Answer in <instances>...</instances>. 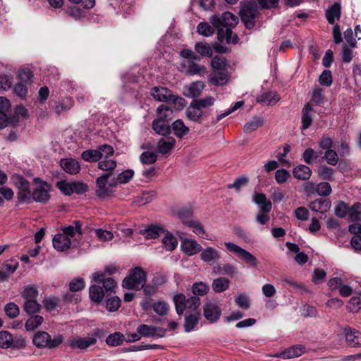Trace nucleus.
Returning a JSON list of instances; mask_svg holds the SVG:
<instances>
[{"label":"nucleus","mask_w":361,"mask_h":361,"mask_svg":"<svg viewBox=\"0 0 361 361\" xmlns=\"http://www.w3.org/2000/svg\"><path fill=\"white\" fill-rule=\"evenodd\" d=\"M238 22V18L231 12H225L219 18L213 16L210 18V23L218 29L219 39L230 43L231 41L232 30L228 27H233Z\"/></svg>","instance_id":"nucleus-1"},{"label":"nucleus","mask_w":361,"mask_h":361,"mask_svg":"<svg viewBox=\"0 0 361 361\" xmlns=\"http://www.w3.org/2000/svg\"><path fill=\"white\" fill-rule=\"evenodd\" d=\"M176 312L178 315L183 314L187 310L190 314L200 312L197 311L200 305V299L196 296L186 298L183 294L178 293L173 298Z\"/></svg>","instance_id":"nucleus-2"},{"label":"nucleus","mask_w":361,"mask_h":361,"mask_svg":"<svg viewBox=\"0 0 361 361\" xmlns=\"http://www.w3.org/2000/svg\"><path fill=\"white\" fill-rule=\"evenodd\" d=\"M151 95L154 99L161 102L172 104L176 109H182L185 106V100L164 87H154L151 90Z\"/></svg>","instance_id":"nucleus-3"},{"label":"nucleus","mask_w":361,"mask_h":361,"mask_svg":"<svg viewBox=\"0 0 361 361\" xmlns=\"http://www.w3.org/2000/svg\"><path fill=\"white\" fill-rule=\"evenodd\" d=\"M63 336L60 334L54 335L52 338L45 331H38L33 337L34 345L39 348L49 349L57 348L63 341Z\"/></svg>","instance_id":"nucleus-4"},{"label":"nucleus","mask_w":361,"mask_h":361,"mask_svg":"<svg viewBox=\"0 0 361 361\" xmlns=\"http://www.w3.org/2000/svg\"><path fill=\"white\" fill-rule=\"evenodd\" d=\"M146 283V273L140 267L133 269L130 274L123 281V288L131 290H140Z\"/></svg>","instance_id":"nucleus-5"},{"label":"nucleus","mask_w":361,"mask_h":361,"mask_svg":"<svg viewBox=\"0 0 361 361\" xmlns=\"http://www.w3.org/2000/svg\"><path fill=\"white\" fill-rule=\"evenodd\" d=\"M258 9L255 4L249 2L244 5L240 10V16L247 28H252L258 18Z\"/></svg>","instance_id":"nucleus-6"},{"label":"nucleus","mask_w":361,"mask_h":361,"mask_svg":"<svg viewBox=\"0 0 361 361\" xmlns=\"http://www.w3.org/2000/svg\"><path fill=\"white\" fill-rule=\"evenodd\" d=\"M224 245L228 251L235 254L240 259L252 267H257V258L250 252L231 242H225Z\"/></svg>","instance_id":"nucleus-7"},{"label":"nucleus","mask_w":361,"mask_h":361,"mask_svg":"<svg viewBox=\"0 0 361 361\" xmlns=\"http://www.w3.org/2000/svg\"><path fill=\"white\" fill-rule=\"evenodd\" d=\"M36 184L32 192L33 200L37 202H46L50 198V185L38 178L34 179Z\"/></svg>","instance_id":"nucleus-8"},{"label":"nucleus","mask_w":361,"mask_h":361,"mask_svg":"<svg viewBox=\"0 0 361 361\" xmlns=\"http://www.w3.org/2000/svg\"><path fill=\"white\" fill-rule=\"evenodd\" d=\"M203 314L207 320L214 323L220 318L221 310L216 301L207 298L203 305Z\"/></svg>","instance_id":"nucleus-9"},{"label":"nucleus","mask_w":361,"mask_h":361,"mask_svg":"<svg viewBox=\"0 0 361 361\" xmlns=\"http://www.w3.org/2000/svg\"><path fill=\"white\" fill-rule=\"evenodd\" d=\"M110 176V173H106L97 178L96 192L97 195L105 197L109 195L113 192L112 188H114V186H111L110 183H109Z\"/></svg>","instance_id":"nucleus-10"},{"label":"nucleus","mask_w":361,"mask_h":361,"mask_svg":"<svg viewBox=\"0 0 361 361\" xmlns=\"http://www.w3.org/2000/svg\"><path fill=\"white\" fill-rule=\"evenodd\" d=\"M165 330L155 327L153 326H149L147 324H141L137 328V332L142 337H159L161 338L165 335Z\"/></svg>","instance_id":"nucleus-11"},{"label":"nucleus","mask_w":361,"mask_h":361,"mask_svg":"<svg viewBox=\"0 0 361 361\" xmlns=\"http://www.w3.org/2000/svg\"><path fill=\"white\" fill-rule=\"evenodd\" d=\"M345 336V341L347 344L353 348L361 347V332L350 328L347 327L344 329Z\"/></svg>","instance_id":"nucleus-12"},{"label":"nucleus","mask_w":361,"mask_h":361,"mask_svg":"<svg viewBox=\"0 0 361 361\" xmlns=\"http://www.w3.org/2000/svg\"><path fill=\"white\" fill-rule=\"evenodd\" d=\"M305 353V347L298 345H294L286 349L285 350L278 353L273 355L275 357H281L283 359H293L302 355Z\"/></svg>","instance_id":"nucleus-13"},{"label":"nucleus","mask_w":361,"mask_h":361,"mask_svg":"<svg viewBox=\"0 0 361 361\" xmlns=\"http://www.w3.org/2000/svg\"><path fill=\"white\" fill-rule=\"evenodd\" d=\"M68 342L71 348L83 350L94 345L97 342V340L93 337H76L71 338Z\"/></svg>","instance_id":"nucleus-14"},{"label":"nucleus","mask_w":361,"mask_h":361,"mask_svg":"<svg viewBox=\"0 0 361 361\" xmlns=\"http://www.w3.org/2000/svg\"><path fill=\"white\" fill-rule=\"evenodd\" d=\"M181 250L188 255H193L201 251L202 247L197 242L192 239L185 238L180 245Z\"/></svg>","instance_id":"nucleus-15"},{"label":"nucleus","mask_w":361,"mask_h":361,"mask_svg":"<svg viewBox=\"0 0 361 361\" xmlns=\"http://www.w3.org/2000/svg\"><path fill=\"white\" fill-rule=\"evenodd\" d=\"M221 257L219 251L212 247H208L204 249L200 253L201 259L208 264L217 262Z\"/></svg>","instance_id":"nucleus-16"},{"label":"nucleus","mask_w":361,"mask_h":361,"mask_svg":"<svg viewBox=\"0 0 361 361\" xmlns=\"http://www.w3.org/2000/svg\"><path fill=\"white\" fill-rule=\"evenodd\" d=\"M176 144V140L173 137L161 138L157 142V149L163 155L170 154Z\"/></svg>","instance_id":"nucleus-17"},{"label":"nucleus","mask_w":361,"mask_h":361,"mask_svg":"<svg viewBox=\"0 0 361 361\" xmlns=\"http://www.w3.org/2000/svg\"><path fill=\"white\" fill-rule=\"evenodd\" d=\"M71 240L66 234H56L53 238V245L59 251H64L71 247Z\"/></svg>","instance_id":"nucleus-18"},{"label":"nucleus","mask_w":361,"mask_h":361,"mask_svg":"<svg viewBox=\"0 0 361 361\" xmlns=\"http://www.w3.org/2000/svg\"><path fill=\"white\" fill-rule=\"evenodd\" d=\"M183 66L185 68V73L188 75H197L203 76L207 73L205 66L199 65L193 61L185 62L183 63Z\"/></svg>","instance_id":"nucleus-19"},{"label":"nucleus","mask_w":361,"mask_h":361,"mask_svg":"<svg viewBox=\"0 0 361 361\" xmlns=\"http://www.w3.org/2000/svg\"><path fill=\"white\" fill-rule=\"evenodd\" d=\"M331 203L327 199H317L309 204L310 209L321 214L326 213L331 208Z\"/></svg>","instance_id":"nucleus-20"},{"label":"nucleus","mask_w":361,"mask_h":361,"mask_svg":"<svg viewBox=\"0 0 361 361\" xmlns=\"http://www.w3.org/2000/svg\"><path fill=\"white\" fill-rule=\"evenodd\" d=\"M280 100L279 95L275 92L263 93L257 97V101L265 106L274 105Z\"/></svg>","instance_id":"nucleus-21"},{"label":"nucleus","mask_w":361,"mask_h":361,"mask_svg":"<svg viewBox=\"0 0 361 361\" xmlns=\"http://www.w3.org/2000/svg\"><path fill=\"white\" fill-rule=\"evenodd\" d=\"M229 75L226 69L222 71H214L209 81L216 85H224L228 81Z\"/></svg>","instance_id":"nucleus-22"},{"label":"nucleus","mask_w":361,"mask_h":361,"mask_svg":"<svg viewBox=\"0 0 361 361\" xmlns=\"http://www.w3.org/2000/svg\"><path fill=\"white\" fill-rule=\"evenodd\" d=\"M61 166L63 169L71 174H76L80 170L78 161L74 159H63L61 160Z\"/></svg>","instance_id":"nucleus-23"},{"label":"nucleus","mask_w":361,"mask_h":361,"mask_svg":"<svg viewBox=\"0 0 361 361\" xmlns=\"http://www.w3.org/2000/svg\"><path fill=\"white\" fill-rule=\"evenodd\" d=\"M169 122L161 119H155L152 123L153 130L159 135H166L171 133Z\"/></svg>","instance_id":"nucleus-24"},{"label":"nucleus","mask_w":361,"mask_h":361,"mask_svg":"<svg viewBox=\"0 0 361 361\" xmlns=\"http://www.w3.org/2000/svg\"><path fill=\"white\" fill-rule=\"evenodd\" d=\"M293 175L298 180H307L312 175V171L309 166L300 164L294 168Z\"/></svg>","instance_id":"nucleus-25"},{"label":"nucleus","mask_w":361,"mask_h":361,"mask_svg":"<svg viewBox=\"0 0 361 361\" xmlns=\"http://www.w3.org/2000/svg\"><path fill=\"white\" fill-rule=\"evenodd\" d=\"M341 9V4L339 3H335L326 10V17L329 24H334L336 19L338 20L340 18Z\"/></svg>","instance_id":"nucleus-26"},{"label":"nucleus","mask_w":361,"mask_h":361,"mask_svg":"<svg viewBox=\"0 0 361 361\" xmlns=\"http://www.w3.org/2000/svg\"><path fill=\"white\" fill-rule=\"evenodd\" d=\"M254 202L259 207L261 212L263 213H268L271 209V202L267 199L264 194H255L254 195Z\"/></svg>","instance_id":"nucleus-27"},{"label":"nucleus","mask_w":361,"mask_h":361,"mask_svg":"<svg viewBox=\"0 0 361 361\" xmlns=\"http://www.w3.org/2000/svg\"><path fill=\"white\" fill-rule=\"evenodd\" d=\"M203 114L202 110L192 102L185 111L186 117L192 121H197Z\"/></svg>","instance_id":"nucleus-28"},{"label":"nucleus","mask_w":361,"mask_h":361,"mask_svg":"<svg viewBox=\"0 0 361 361\" xmlns=\"http://www.w3.org/2000/svg\"><path fill=\"white\" fill-rule=\"evenodd\" d=\"M171 128L174 135L178 138H183L189 133V128L186 126L184 122L180 119L175 121L172 123Z\"/></svg>","instance_id":"nucleus-29"},{"label":"nucleus","mask_w":361,"mask_h":361,"mask_svg":"<svg viewBox=\"0 0 361 361\" xmlns=\"http://www.w3.org/2000/svg\"><path fill=\"white\" fill-rule=\"evenodd\" d=\"M313 109L311 105L307 103L305 105L302 111V128L305 130L310 127L312 123L311 113Z\"/></svg>","instance_id":"nucleus-30"},{"label":"nucleus","mask_w":361,"mask_h":361,"mask_svg":"<svg viewBox=\"0 0 361 361\" xmlns=\"http://www.w3.org/2000/svg\"><path fill=\"white\" fill-rule=\"evenodd\" d=\"M134 172L132 170H126L120 173L116 178H113L110 182L111 186L116 187L118 184L128 183L133 176Z\"/></svg>","instance_id":"nucleus-31"},{"label":"nucleus","mask_w":361,"mask_h":361,"mask_svg":"<svg viewBox=\"0 0 361 361\" xmlns=\"http://www.w3.org/2000/svg\"><path fill=\"white\" fill-rule=\"evenodd\" d=\"M200 318V312H195L187 315L185 318L184 329L185 332H190L197 324Z\"/></svg>","instance_id":"nucleus-32"},{"label":"nucleus","mask_w":361,"mask_h":361,"mask_svg":"<svg viewBox=\"0 0 361 361\" xmlns=\"http://www.w3.org/2000/svg\"><path fill=\"white\" fill-rule=\"evenodd\" d=\"M204 87V84L202 82H195L187 87L188 92L185 93V95L190 98L197 97L201 94Z\"/></svg>","instance_id":"nucleus-33"},{"label":"nucleus","mask_w":361,"mask_h":361,"mask_svg":"<svg viewBox=\"0 0 361 361\" xmlns=\"http://www.w3.org/2000/svg\"><path fill=\"white\" fill-rule=\"evenodd\" d=\"M230 286V281L225 277H219L212 282V287L215 293H222L226 290Z\"/></svg>","instance_id":"nucleus-34"},{"label":"nucleus","mask_w":361,"mask_h":361,"mask_svg":"<svg viewBox=\"0 0 361 361\" xmlns=\"http://www.w3.org/2000/svg\"><path fill=\"white\" fill-rule=\"evenodd\" d=\"M140 233L145 235L146 238H157L161 233H164L163 228L156 226L151 225L147 228L140 231Z\"/></svg>","instance_id":"nucleus-35"},{"label":"nucleus","mask_w":361,"mask_h":361,"mask_svg":"<svg viewBox=\"0 0 361 361\" xmlns=\"http://www.w3.org/2000/svg\"><path fill=\"white\" fill-rule=\"evenodd\" d=\"M162 243L166 250L173 251L178 245V240L172 233L166 232L162 239Z\"/></svg>","instance_id":"nucleus-36"},{"label":"nucleus","mask_w":361,"mask_h":361,"mask_svg":"<svg viewBox=\"0 0 361 361\" xmlns=\"http://www.w3.org/2000/svg\"><path fill=\"white\" fill-rule=\"evenodd\" d=\"M263 123L262 117H254L244 125L243 130L245 133H250L262 126Z\"/></svg>","instance_id":"nucleus-37"},{"label":"nucleus","mask_w":361,"mask_h":361,"mask_svg":"<svg viewBox=\"0 0 361 361\" xmlns=\"http://www.w3.org/2000/svg\"><path fill=\"white\" fill-rule=\"evenodd\" d=\"M89 294L91 300L97 303L100 302L104 296L102 288L97 285L90 287Z\"/></svg>","instance_id":"nucleus-38"},{"label":"nucleus","mask_w":361,"mask_h":361,"mask_svg":"<svg viewBox=\"0 0 361 361\" xmlns=\"http://www.w3.org/2000/svg\"><path fill=\"white\" fill-rule=\"evenodd\" d=\"M41 305L35 300H28L24 302L23 310L29 315L36 314L41 310Z\"/></svg>","instance_id":"nucleus-39"},{"label":"nucleus","mask_w":361,"mask_h":361,"mask_svg":"<svg viewBox=\"0 0 361 361\" xmlns=\"http://www.w3.org/2000/svg\"><path fill=\"white\" fill-rule=\"evenodd\" d=\"M183 224L192 229V231L200 237L204 238L206 233L203 225L198 221H184Z\"/></svg>","instance_id":"nucleus-40"},{"label":"nucleus","mask_w":361,"mask_h":361,"mask_svg":"<svg viewBox=\"0 0 361 361\" xmlns=\"http://www.w3.org/2000/svg\"><path fill=\"white\" fill-rule=\"evenodd\" d=\"M153 310L159 316H165L170 310V305L165 301L158 300L153 303Z\"/></svg>","instance_id":"nucleus-41"},{"label":"nucleus","mask_w":361,"mask_h":361,"mask_svg":"<svg viewBox=\"0 0 361 361\" xmlns=\"http://www.w3.org/2000/svg\"><path fill=\"white\" fill-rule=\"evenodd\" d=\"M195 51L199 54L200 56H212L213 51L210 45L207 43L197 42L195 45Z\"/></svg>","instance_id":"nucleus-42"},{"label":"nucleus","mask_w":361,"mask_h":361,"mask_svg":"<svg viewBox=\"0 0 361 361\" xmlns=\"http://www.w3.org/2000/svg\"><path fill=\"white\" fill-rule=\"evenodd\" d=\"M44 322V318L39 315L32 316L25 322L27 331H33L39 327Z\"/></svg>","instance_id":"nucleus-43"},{"label":"nucleus","mask_w":361,"mask_h":361,"mask_svg":"<svg viewBox=\"0 0 361 361\" xmlns=\"http://www.w3.org/2000/svg\"><path fill=\"white\" fill-rule=\"evenodd\" d=\"M82 158L88 162H96L101 159L100 152L97 149H88L81 154Z\"/></svg>","instance_id":"nucleus-44"},{"label":"nucleus","mask_w":361,"mask_h":361,"mask_svg":"<svg viewBox=\"0 0 361 361\" xmlns=\"http://www.w3.org/2000/svg\"><path fill=\"white\" fill-rule=\"evenodd\" d=\"M348 216L351 221H361V203H355L348 209Z\"/></svg>","instance_id":"nucleus-45"},{"label":"nucleus","mask_w":361,"mask_h":361,"mask_svg":"<svg viewBox=\"0 0 361 361\" xmlns=\"http://www.w3.org/2000/svg\"><path fill=\"white\" fill-rule=\"evenodd\" d=\"M124 339V336L122 334L119 332H115L107 336L106 343L110 346L115 347L123 343Z\"/></svg>","instance_id":"nucleus-46"},{"label":"nucleus","mask_w":361,"mask_h":361,"mask_svg":"<svg viewBox=\"0 0 361 361\" xmlns=\"http://www.w3.org/2000/svg\"><path fill=\"white\" fill-rule=\"evenodd\" d=\"M4 312L10 319L16 318L20 314V308L15 302H8L4 306Z\"/></svg>","instance_id":"nucleus-47"},{"label":"nucleus","mask_w":361,"mask_h":361,"mask_svg":"<svg viewBox=\"0 0 361 361\" xmlns=\"http://www.w3.org/2000/svg\"><path fill=\"white\" fill-rule=\"evenodd\" d=\"M21 295L25 301L35 300L38 296V290L35 286H28L25 288Z\"/></svg>","instance_id":"nucleus-48"},{"label":"nucleus","mask_w":361,"mask_h":361,"mask_svg":"<svg viewBox=\"0 0 361 361\" xmlns=\"http://www.w3.org/2000/svg\"><path fill=\"white\" fill-rule=\"evenodd\" d=\"M13 341V336L9 332L6 331H0V347L1 348L6 349L11 347Z\"/></svg>","instance_id":"nucleus-49"},{"label":"nucleus","mask_w":361,"mask_h":361,"mask_svg":"<svg viewBox=\"0 0 361 361\" xmlns=\"http://www.w3.org/2000/svg\"><path fill=\"white\" fill-rule=\"evenodd\" d=\"M116 166L117 164L116 161L108 158L104 159L98 163V168L99 169L107 171V173H110L111 174V171L116 169Z\"/></svg>","instance_id":"nucleus-50"},{"label":"nucleus","mask_w":361,"mask_h":361,"mask_svg":"<svg viewBox=\"0 0 361 361\" xmlns=\"http://www.w3.org/2000/svg\"><path fill=\"white\" fill-rule=\"evenodd\" d=\"M211 66L214 71H222L227 66L226 60L224 57L215 56L211 60Z\"/></svg>","instance_id":"nucleus-51"},{"label":"nucleus","mask_w":361,"mask_h":361,"mask_svg":"<svg viewBox=\"0 0 361 361\" xmlns=\"http://www.w3.org/2000/svg\"><path fill=\"white\" fill-rule=\"evenodd\" d=\"M197 32L202 36L209 37L214 33V29L207 23H200L197 25Z\"/></svg>","instance_id":"nucleus-52"},{"label":"nucleus","mask_w":361,"mask_h":361,"mask_svg":"<svg viewBox=\"0 0 361 361\" xmlns=\"http://www.w3.org/2000/svg\"><path fill=\"white\" fill-rule=\"evenodd\" d=\"M157 118L156 119H161L167 121L168 122L171 120V115L172 111L166 106L161 105L157 108Z\"/></svg>","instance_id":"nucleus-53"},{"label":"nucleus","mask_w":361,"mask_h":361,"mask_svg":"<svg viewBox=\"0 0 361 361\" xmlns=\"http://www.w3.org/2000/svg\"><path fill=\"white\" fill-rule=\"evenodd\" d=\"M140 161L145 164H152L157 160V155L153 152H144L140 157Z\"/></svg>","instance_id":"nucleus-54"},{"label":"nucleus","mask_w":361,"mask_h":361,"mask_svg":"<svg viewBox=\"0 0 361 361\" xmlns=\"http://www.w3.org/2000/svg\"><path fill=\"white\" fill-rule=\"evenodd\" d=\"M318 175L324 180H332L334 179V170L326 166H322L318 169Z\"/></svg>","instance_id":"nucleus-55"},{"label":"nucleus","mask_w":361,"mask_h":361,"mask_svg":"<svg viewBox=\"0 0 361 361\" xmlns=\"http://www.w3.org/2000/svg\"><path fill=\"white\" fill-rule=\"evenodd\" d=\"M12 180L19 190H27L30 188L29 182L21 176L15 175L12 177Z\"/></svg>","instance_id":"nucleus-56"},{"label":"nucleus","mask_w":361,"mask_h":361,"mask_svg":"<svg viewBox=\"0 0 361 361\" xmlns=\"http://www.w3.org/2000/svg\"><path fill=\"white\" fill-rule=\"evenodd\" d=\"M85 282L82 278L73 279L69 283V289L72 292L80 291L85 288Z\"/></svg>","instance_id":"nucleus-57"},{"label":"nucleus","mask_w":361,"mask_h":361,"mask_svg":"<svg viewBox=\"0 0 361 361\" xmlns=\"http://www.w3.org/2000/svg\"><path fill=\"white\" fill-rule=\"evenodd\" d=\"M192 102L202 110L204 108L212 106L214 104L215 99L212 96H207L204 98L195 99Z\"/></svg>","instance_id":"nucleus-58"},{"label":"nucleus","mask_w":361,"mask_h":361,"mask_svg":"<svg viewBox=\"0 0 361 361\" xmlns=\"http://www.w3.org/2000/svg\"><path fill=\"white\" fill-rule=\"evenodd\" d=\"M316 192L320 196H328L331 192V187L326 182L320 183L316 185Z\"/></svg>","instance_id":"nucleus-59"},{"label":"nucleus","mask_w":361,"mask_h":361,"mask_svg":"<svg viewBox=\"0 0 361 361\" xmlns=\"http://www.w3.org/2000/svg\"><path fill=\"white\" fill-rule=\"evenodd\" d=\"M209 289V286L203 282L196 283L192 286V293L195 295H204L207 294Z\"/></svg>","instance_id":"nucleus-60"},{"label":"nucleus","mask_w":361,"mask_h":361,"mask_svg":"<svg viewBox=\"0 0 361 361\" xmlns=\"http://www.w3.org/2000/svg\"><path fill=\"white\" fill-rule=\"evenodd\" d=\"M73 106V101L68 99L67 101H62L57 104L54 107V111L57 114H61L62 112L69 110Z\"/></svg>","instance_id":"nucleus-61"},{"label":"nucleus","mask_w":361,"mask_h":361,"mask_svg":"<svg viewBox=\"0 0 361 361\" xmlns=\"http://www.w3.org/2000/svg\"><path fill=\"white\" fill-rule=\"evenodd\" d=\"M121 305V300L118 297L114 296L109 299L106 302V309L110 312L117 310Z\"/></svg>","instance_id":"nucleus-62"},{"label":"nucleus","mask_w":361,"mask_h":361,"mask_svg":"<svg viewBox=\"0 0 361 361\" xmlns=\"http://www.w3.org/2000/svg\"><path fill=\"white\" fill-rule=\"evenodd\" d=\"M56 185L63 194L66 195L73 194L72 182L59 181Z\"/></svg>","instance_id":"nucleus-63"},{"label":"nucleus","mask_w":361,"mask_h":361,"mask_svg":"<svg viewBox=\"0 0 361 361\" xmlns=\"http://www.w3.org/2000/svg\"><path fill=\"white\" fill-rule=\"evenodd\" d=\"M347 213H348V207L343 202H340L335 206L334 214L336 216L343 218Z\"/></svg>","instance_id":"nucleus-64"}]
</instances>
